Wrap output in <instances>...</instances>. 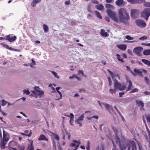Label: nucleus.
Listing matches in <instances>:
<instances>
[{
    "label": "nucleus",
    "mask_w": 150,
    "mask_h": 150,
    "mask_svg": "<svg viewBox=\"0 0 150 150\" xmlns=\"http://www.w3.org/2000/svg\"><path fill=\"white\" fill-rule=\"evenodd\" d=\"M106 12L112 19L116 22L125 23L129 19L128 13L124 8L118 9L119 16L115 13L109 9H107Z\"/></svg>",
    "instance_id": "f257e3e1"
},
{
    "label": "nucleus",
    "mask_w": 150,
    "mask_h": 150,
    "mask_svg": "<svg viewBox=\"0 0 150 150\" xmlns=\"http://www.w3.org/2000/svg\"><path fill=\"white\" fill-rule=\"evenodd\" d=\"M132 85V83L129 81H127L125 84H123L122 85L119 83L117 82H116L114 83V86L115 87V88L121 91L124 90L127 85H128V86L127 89L126 90V91H128L131 88Z\"/></svg>",
    "instance_id": "f03ea898"
},
{
    "label": "nucleus",
    "mask_w": 150,
    "mask_h": 150,
    "mask_svg": "<svg viewBox=\"0 0 150 150\" xmlns=\"http://www.w3.org/2000/svg\"><path fill=\"white\" fill-rule=\"evenodd\" d=\"M80 143L81 142L79 140H73L70 144L69 146L71 148H74V150H76Z\"/></svg>",
    "instance_id": "7ed1b4c3"
},
{
    "label": "nucleus",
    "mask_w": 150,
    "mask_h": 150,
    "mask_svg": "<svg viewBox=\"0 0 150 150\" xmlns=\"http://www.w3.org/2000/svg\"><path fill=\"white\" fill-rule=\"evenodd\" d=\"M150 15V8H147L144 9L142 13V16L147 20Z\"/></svg>",
    "instance_id": "20e7f679"
},
{
    "label": "nucleus",
    "mask_w": 150,
    "mask_h": 150,
    "mask_svg": "<svg viewBox=\"0 0 150 150\" xmlns=\"http://www.w3.org/2000/svg\"><path fill=\"white\" fill-rule=\"evenodd\" d=\"M84 117V114H82L79 118H76L75 120V122L79 126L81 127L82 125V121L83 120Z\"/></svg>",
    "instance_id": "39448f33"
},
{
    "label": "nucleus",
    "mask_w": 150,
    "mask_h": 150,
    "mask_svg": "<svg viewBox=\"0 0 150 150\" xmlns=\"http://www.w3.org/2000/svg\"><path fill=\"white\" fill-rule=\"evenodd\" d=\"M108 71L112 76L113 80L115 81V83L116 82H117L118 80H120V77L118 74H113L109 70H108Z\"/></svg>",
    "instance_id": "423d86ee"
},
{
    "label": "nucleus",
    "mask_w": 150,
    "mask_h": 150,
    "mask_svg": "<svg viewBox=\"0 0 150 150\" xmlns=\"http://www.w3.org/2000/svg\"><path fill=\"white\" fill-rule=\"evenodd\" d=\"M34 88L37 94V97L38 96L40 97L42 96L44 93L43 91L40 90V88L38 86H35Z\"/></svg>",
    "instance_id": "0eeeda50"
},
{
    "label": "nucleus",
    "mask_w": 150,
    "mask_h": 150,
    "mask_svg": "<svg viewBox=\"0 0 150 150\" xmlns=\"http://www.w3.org/2000/svg\"><path fill=\"white\" fill-rule=\"evenodd\" d=\"M52 136L53 139V147L55 149H56V145L55 144V140H56V142H58V141L59 139V137L58 135L56 134H55L54 133H52Z\"/></svg>",
    "instance_id": "6e6552de"
},
{
    "label": "nucleus",
    "mask_w": 150,
    "mask_h": 150,
    "mask_svg": "<svg viewBox=\"0 0 150 150\" xmlns=\"http://www.w3.org/2000/svg\"><path fill=\"white\" fill-rule=\"evenodd\" d=\"M136 24L139 27H144L146 26L145 23L143 21L138 20L136 21Z\"/></svg>",
    "instance_id": "1a4fd4ad"
},
{
    "label": "nucleus",
    "mask_w": 150,
    "mask_h": 150,
    "mask_svg": "<svg viewBox=\"0 0 150 150\" xmlns=\"http://www.w3.org/2000/svg\"><path fill=\"white\" fill-rule=\"evenodd\" d=\"M9 136L8 134L5 132L4 130H3V137L2 140L7 142L9 140Z\"/></svg>",
    "instance_id": "9d476101"
},
{
    "label": "nucleus",
    "mask_w": 150,
    "mask_h": 150,
    "mask_svg": "<svg viewBox=\"0 0 150 150\" xmlns=\"http://www.w3.org/2000/svg\"><path fill=\"white\" fill-rule=\"evenodd\" d=\"M143 48L141 47H137L133 49V52L139 55L143 50Z\"/></svg>",
    "instance_id": "9b49d317"
},
{
    "label": "nucleus",
    "mask_w": 150,
    "mask_h": 150,
    "mask_svg": "<svg viewBox=\"0 0 150 150\" xmlns=\"http://www.w3.org/2000/svg\"><path fill=\"white\" fill-rule=\"evenodd\" d=\"M136 102L137 105L140 106V110H144V108H143L144 107V104L143 102L139 100H137L136 101Z\"/></svg>",
    "instance_id": "f8f14e48"
},
{
    "label": "nucleus",
    "mask_w": 150,
    "mask_h": 150,
    "mask_svg": "<svg viewBox=\"0 0 150 150\" xmlns=\"http://www.w3.org/2000/svg\"><path fill=\"white\" fill-rule=\"evenodd\" d=\"M95 8L99 11H102L104 9V6L102 4H99L95 6Z\"/></svg>",
    "instance_id": "ddd939ff"
},
{
    "label": "nucleus",
    "mask_w": 150,
    "mask_h": 150,
    "mask_svg": "<svg viewBox=\"0 0 150 150\" xmlns=\"http://www.w3.org/2000/svg\"><path fill=\"white\" fill-rule=\"evenodd\" d=\"M114 130V132L115 134L116 137H115V139L116 140V142L117 143H119L120 142V140L119 138L118 137V134L117 132V130L116 128L115 127H113L112 128Z\"/></svg>",
    "instance_id": "4468645a"
},
{
    "label": "nucleus",
    "mask_w": 150,
    "mask_h": 150,
    "mask_svg": "<svg viewBox=\"0 0 150 150\" xmlns=\"http://www.w3.org/2000/svg\"><path fill=\"white\" fill-rule=\"evenodd\" d=\"M117 47L122 50H125L127 48V45L125 44H120L117 45Z\"/></svg>",
    "instance_id": "2eb2a0df"
},
{
    "label": "nucleus",
    "mask_w": 150,
    "mask_h": 150,
    "mask_svg": "<svg viewBox=\"0 0 150 150\" xmlns=\"http://www.w3.org/2000/svg\"><path fill=\"white\" fill-rule=\"evenodd\" d=\"M1 45L7 49L9 50L12 51H17V50L16 49H13V48L11 47L8 46V45L6 44L2 43Z\"/></svg>",
    "instance_id": "dca6fc26"
},
{
    "label": "nucleus",
    "mask_w": 150,
    "mask_h": 150,
    "mask_svg": "<svg viewBox=\"0 0 150 150\" xmlns=\"http://www.w3.org/2000/svg\"><path fill=\"white\" fill-rule=\"evenodd\" d=\"M6 39L9 42H11L15 40L16 39V37L15 36L12 37H10L9 35H7L6 37Z\"/></svg>",
    "instance_id": "f3484780"
},
{
    "label": "nucleus",
    "mask_w": 150,
    "mask_h": 150,
    "mask_svg": "<svg viewBox=\"0 0 150 150\" xmlns=\"http://www.w3.org/2000/svg\"><path fill=\"white\" fill-rule=\"evenodd\" d=\"M28 140L30 143L28 146V150H33V140L29 139H28Z\"/></svg>",
    "instance_id": "a211bd4d"
},
{
    "label": "nucleus",
    "mask_w": 150,
    "mask_h": 150,
    "mask_svg": "<svg viewBox=\"0 0 150 150\" xmlns=\"http://www.w3.org/2000/svg\"><path fill=\"white\" fill-rule=\"evenodd\" d=\"M116 4L118 6L122 5L124 4V2L123 0H117L115 1Z\"/></svg>",
    "instance_id": "6ab92c4d"
},
{
    "label": "nucleus",
    "mask_w": 150,
    "mask_h": 150,
    "mask_svg": "<svg viewBox=\"0 0 150 150\" xmlns=\"http://www.w3.org/2000/svg\"><path fill=\"white\" fill-rule=\"evenodd\" d=\"M41 1V0H33L31 3V6L32 7L35 6Z\"/></svg>",
    "instance_id": "aec40b11"
},
{
    "label": "nucleus",
    "mask_w": 150,
    "mask_h": 150,
    "mask_svg": "<svg viewBox=\"0 0 150 150\" xmlns=\"http://www.w3.org/2000/svg\"><path fill=\"white\" fill-rule=\"evenodd\" d=\"M38 140L39 141L40 140H45L48 141V139L46 138L45 136L43 134H41L40 135L39 137L38 138Z\"/></svg>",
    "instance_id": "412c9836"
},
{
    "label": "nucleus",
    "mask_w": 150,
    "mask_h": 150,
    "mask_svg": "<svg viewBox=\"0 0 150 150\" xmlns=\"http://www.w3.org/2000/svg\"><path fill=\"white\" fill-rule=\"evenodd\" d=\"M56 96L55 97V99L57 100H59L61 99L62 97V95L61 92L60 91H58V93L57 94L56 92Z\"/></svg>",
    "instance_id": "4be33fe9"
},
{
    "label": "nucleus",
    "mask_w": 150,
    "mask_h": 150,
    "mask_svg": "<svg viewBox=\"0 0 150 150\" xmlns=\"http://www.w3.org/2000/svg\"><path fill=\"white\" fill-rule=\"evenodd\" d=\"M106 7L108 9H109L110 10H114L115 8L114 6L110 4H107L106 5Z\"/></svg>",
    "instance_id": "5701e85b"
},
{
    "label": "nucleus",
    "mask_w": 150,
    "mask_h": 150,
    "mask_svg": "<svg viewBox=\"0 0 150 150\" xmlns=\"http://www.w3.org/2000/svg\"><path fill=\"white\" fill-rule=\"evenodd\" d=\"M99 118V116L98 115H94L91 117H87V119L91 121H94V119L96 120Z\"/></svg>",
    "instance_id": "b1692460"
},
{
    "label": "nucleus",
    "mask_w": 150,
    "mask_h": 150,
    "mask_svg": "<svg viewBox=\"0 0 150 150\" xmlns=\"http://www.w3.org/2000/svg\"><path fill=\"white\" fill-rule=\"evenodd\" d=\"M100 34L102 36L105 37H107L109 36L108 34L103 29L101 30Z\"/></svg>",
    "instance_id": "393cba45"
},
{
    "label": "nucleus",
    "mask_w": 150,
    "mask_h": 150,
    "mask_svg": "<svg viewBox=\"0 0 150 150\" xmlns=\"http://www.w3.org/2000/svg\"><path fill=\"white\" fill-rule=\"evenodd\" d=\"M136 150V147L135 145L133 143L131 145L128 147V150Z\"/></svg>",
    "instance_id": "a878e982"
},
{
    "label": "nucleus",
    "mask_w": 150,
    "mask_h": 150,
    "mask_svg": "<svg viewBox=\"0 0 150 150\" xmlns=\"http://www.w3.org/2000/svg\"><path fill=\"white\" fill-rule=\"evenodd\" d=\"M137 13V11L135 9H132L131 11V16L132 17H134V15Z\"/></svg>",
    "instance_id": "bb28decb"
},
{
    "label": "nucleus",
    "mask_w": 150,
    "mask_h": 150,
    "mask_svg": "<svg viewBox=\"0 0 150 150\" xmlns=\"http://www.w3.org/2000/svg\"><path fill=\"white\" fill-rule=\"evenodd\" d=\"M94 13L96 16L99 18L100 19H101L102 17L100 13L97 11H95L94 12Z\"/></svg>",
    "instance_id": "cd10ccee"
},
{
    "label": "nucleus",
    "mask_w": 150,
    "mask_h": 150,
    "mask_svg": "<svg viewBox=\"0 0 150 150\" xmlns=\"http://www.w3.org/2000/svg\"><path fill=\"white\" fill-rule=\"evenodd\" d=\"M143 71L144 70L142 69H134V71L137 74H141L142 73V71Z\"/></svg>",
    "instance_id": "c85d7f7f"
},
{
    "label": "nucleus",
    "mask_w": 150,
    "mask_h": 150,
    "mask_svg": "<svg viewBox=\"0 0 150 150\" xmlns=\"http://www.w3.org/2000/svg\"><path fill=\"white\" fill-rule=\"evenodd\" d=\"M117 91V88H115V87L114 86V88H110L109 90V92L110 93L112 94H115L116 91Z\"/></svg>",
    "instance_id": "c756f323"
},
{
    "label": "nucleus",
    "mask_w": 150,
    "mask_h": 150,
    "mask_svg": "<svg viewBox=\"0 0 150 150\" xmlns=\"http://www.w3.org/2000/svg\"><path fill=\"white\" fill-rule=\"evenodd\" d=\"M105 147L103 145H101L98 146L95 150H104Z\"/></svg>",
    "instance_id": "7c9ffc66"
},
{
    "label": "nucleus",
    "mask_w": 150,
    "mask_h": 150,
    "mask_svg": "<svg viewBox=\"0 0 150 150\" xmlns=\"http://www.w3.org/2000/svg\"><path fill=\"white\" fill-rule=\"evenodd\" d=\"M6 142L5 141L2 140L1 141V149H4L5 148V146L6 144Z\"/></svg>",
    "instance_id": "2f4dec72"
},
{
    "label": "nucleus",
    "mask_w": 150,
    "mask_h": 150,
    "mask_svg": "<svg viewBox=\"0 0 150 150\" xmlns=\"http://www.w3.org/2000/svg\"><path fill=\"white\" fill-rule=\"evenodd\" d=\"M142 61L145 64L150 66V61L149 60L146 59H142Z\"/></svg>",
    "instance_id": "473e14b6"
},
{
    "label": "nucleus",
    "mask_w": 150,
    "mask_h": 150,
    "mask_svg": "<svg viewBox=\"0 0 150 150\" xmlns=\"http://www.w3.org/2000/svg\"><path fill=\"white\" fill-rule=\"evenodd\" d=\"M144 55H148L150 54V49L144 50L143 52Z\"/></svg>",
    "instance_id": "72a5a7b5"
},
{
    "label": "nucleus",
    "mask_w": 150,
    "mask_h": 150,
    "mask_svg": "<svg viewBox=\"0 0 150 150\" xmlns=\"http://www.w3.org/2000/svg\"><path fill=\"white\" fill-rule=\"evenodd\" d=\"M75 78H76L78 80H79V79L78 77L76 75L74 74L72 76H70L69 77V79L72 80H73Z\"/></svg>",
    "instance_id": "f704fd0d"
},
{
    "label": "nucleus",
    "mask_w": 150,
    "mask_h": 150,
    "mask_svg": "<svg viewBox=\"0 0 150 150\" xmlns=\"http://www.w3.org/2000/svg\"><path fill=\"white\" fill-rule=\"evenodd\" d=\"M43 28L44 31L46 32H47L48 31V27L46 24L43 25Z\"/></svg>",
    "instance_id": "c9c22d12"
},
{
    "label": "nucleus",
    "mask_w": 150,
    "mask_h": 150,
    "mask_svg": "<svg viewBox=\"0 0 150 150\" xmlns=\"http://www.w3.org/2000/svg\"><path fill=\"white\" fill-rule=\"evenodd\" d=\"M116 56L118 60L122 62H124V61L123 59L118 54H116Z\"/></svg>",
    "instance_id": "e433bc0d"
},
{
    "label": "nucleus",
    "mask_w": 150,
    "mask_h": 150,
    "mask_svg": "<svg viewBox=\"0 0 150 150\" xmlns=\"http://www.w3.org/2000/svg\"><path fill=\"white\" fill-rule=\"evenodd\" d=\"M31 92L33 94H31L30 95L33 97H34L35 98L37 97V94L36 92L35 91L33 90L31 91Z\"/></svg>",
    "instance_id": "4c0bfd02"
},
{
    "label": "nucleus",
    "mask_w": 150,
    "mask_h": 150,
    "mask_svg": "<svg viewBox=\"0 0 150 150\" xmlns=\"http://www.w3.org/2000/svg\"><path fill=\"white\" fill-rule=\"evenodd\" d=\"M50 72L55 78L57 79H59V77L58 76L56 72L53 71H51Z\"/></svg>",
    "instance_id": "58836bf2"
},
{
    "label": "nucleus",
    "mask_w": 150,
    "mask_h": 150,
    "mask_svg": "<svg viewBox=\"0 0 150 150\" xmlns=\"http://www.w3.org/2000/svg\"><path fill=\"white\" fill-rule=\"evenodd\" d=\"M0 102L1 103V105L3 106H4L7 103V101L4 100H1Z\"/></svg>",
    "instance_id": "ea45409f"
},
{
    "label": "nucleus",
    "mask_w": 150,
    "mask_h": 150,
    "mask_svg": "<svg viewBox=\"0 0 150 150\" xmlns=\"http://www.w3.org/2000/svg\"><path fill=\"white\" fill-rule=\"evenodd\" d=\"M13 143V142L12 141L11 142H10L8 144V148L9 150H17L16 148H11V144H12Z\"/></svg>",
    "instance_id": "a19ab883"
},
{
    "label": "nucleus",
    "mask_w": 150,
    "mask_h": 150,
    "mask_svg": "<svg viewBox=\"0 0 150 150\" xmlns=\"http://www.w3.org/2000/svg\"><path fill=\"white\" fill-rule=\"evenodd\" d=\"M31 60L32 62L29 64V65L30 66V67L34 68V65H36L35 62V61L33 59H32Z\"/></svg>",
    "instance_id": "79ce46f5"
},
{
    "label": "nucleus",
    "mask_w": 150,
    "mask_h": 150,
    "mask_svg": "<svg viewBox=\"0 0 150 150\" xmlns=\"http://www.w3.org/2000/svg\"><path fill=\"white\" fill-rule=\"evenodd\" d=\"M104 105L105 108L108 110H110L111 108V106L107 103H104Z\"/></svg>",
    "instance_id": "37998d69"
},
{
    "label": "nucleus",
    "mask_w": 150,
    "mask_h": 150,
    "mask_svg": "<svg viewBox=\"0 0 150 150\" xmlns=\"http://www.w3.org/2000/svg\"><path fill=\"white\" fill-rule=\"evenodd\" d=\"M131 4H135L137 3L139 0H127Z\"/></svg>",
    "instance_id": "c03bdc74"
},
{
    "label": "nucleus",
    "mask_w": 150,
    "mask_h": 150,
    "mask_svg": "<svg viewBox=\"0 0 150 150\" xmlns=\"http://www.w3.org/2000/svg\"><path fill=\"white\" fill-rule=\"evenodd\" d=\"M23 92L24 93H25L27 95H28L30 93V92L29 91L28 89H24L23 90Z\"/></svg>",
    "instance_id": "a18cd8bd"
},
{
    "label": "nucleus",
    "mask_w": 150,
    "mask_h": 150,
    "mask_svg": "<svg viewBox=\"0 0 150 150\" xmlns=\"http://www.w3.org/2000/svg\"><path fill=\"white\" fill-rule=\"evenodd\" d=\"M125 37L127 39L129 40H132L133 39V38L132 37L129 35H126Z\"/></svg>",
    "instance_id": "49530a36"
},
{
    "label": "nucleus",
    "mask_w": 150,
    "mask_h": 150,
    "mask_svg": "<svg viewBox=\"0 0 150 150\" xmlns=\"http://www.w3.org/2000/svg\"><path fill=\"white\" fill-rule=\"evenodd\" d=\"M21 134H22V135H23V136H25H25H28V137H30L31 135V130L30 131V133L29 134H25L24 132L23 133H21Z\"/></svg>",
    "instance_id": "de8ad7c7"
},
{
    "label": "nucleus",
    "mask_w": 150,
    "mask_h": 150,
    "mask_svg": "<svg viewBox=\"0 0 150 150\" xmlns=\"http://www.w3.org/2000/svg\"><path fill=\"white\" fill-rule=\"evenodd\" d=\"M146 118L147 122L150 124V115H147L146 116Z\"/></svg>",
    "instance_id": "09e8293b"
},
{
    "label": "nucleus",
    "mask_w": 150,
    "mask_h": 150,
    "mask_svg": "<svg viewBox=\"0 0 150 150\" xmlns=\"http://www.w3.org/2000/svg\"><path fill=\"white\" fill-rule=\"evenodd\" d=\"M78 74L79 75H83V71L82 70H79L78 71Z\"/></svg>",
    "instance_id": "8fccbe9b"
},
{
    "label": "nucleus",
    "mask_w": 150,
    "mask_h": 150,
    "mask_svg": "<svg viewBox=\"0 0 150 150\" xmlns=\"http://www.w3.org/2000/svg\"><path fill=\"white\" fill-rule=\"evenodd\" d=\"M68 116L70 117V119H74V116L72 113H70L69 115Z\"/></svg>",
    "instance_id": "3c124183"
},
{
    "label": "nucleus",
    "mask_w": 150,
    "mask_h": 150,
    "mask_svg": "<svg viewBox=\"0 0 150 150\" xmlns=\"http://www.w3.org/2000/svg\"><path fill=\"white\" fill-rule=\"evenodd\" d=\"M144 80L146 83L147 84H148L149 83V80L147 77H144Z\"/></svg>",
    "instance_id": "603ef678"
},
{
    "label": "nucleus",
    "mask_w": 150,
    "mask_h": 150,
    "mask_svg": "<svg viewBox=\"0 0 150 150\" xmlns=\"http://www.w3.org/2000/svg\"><path fill=\"white\" fill-rule=\"evenodd\" d=\"M138 89L137 88H135L132 89L130 91V93H134L138 91Z\"/></svg>",
    "instance_id": "864d4df0"
},
{
    "label": "nucleus",
    "mask_w": 150,
    "mask_h": 150,
    "mask_svg": "<svg viewBox=\"0 0 150 150\" xmlns=\"http://www.w3.org/2000/svg\"><path fill=\"white\" fill-rule=\"evenodd\" d=\"M147 39V37L146 36H143L139 38V39L140 40H146Z\"/></svg>",
    "instance_id": "5fc2aeb1"
},
{
    "label": "nucleus",
    "mask_w": 150,
    "mask_h": 150,
    "mask_svg": "<svg viewBox=\"0 0 150 150\" xmlns=\"http://www.w3.org/2000/svg\"><path fill=\"white\" fill-rule=\"evenodd\" d=\"M91 2L94 4H98L99 2L96 0H91Z\"/></svg>",
    "instance_id": "6e6d98bb"
},
{
    "label": "nucleus",
    "mask_w": 150,
    "mask_h": 150,
    "mask_svg": "<svg viewBox=\"0 0 150 150\" xmlns=\"http://www.w3.org/2000/svg\"><path fill=\"white\" fill-rule=\"evenodd\" d=\"M70 3V1L69 0L68 1H66L65 2V4L66 5H69V4Z\"/></svg>",
    "instance_id": "4d7b16f0"
},
{
    "label": "nucleus",
    "mask_w": 150,
    "mask_h": 150,
    "mask_svg": "<svg viewBox=\"0 0 150 150\" xmlns=\"http://www.w3.org/2000/svg\"><path fill=\"white\" fill-rule=\"evenodd\" d=\"M73 119H70L69 120V123L71 125H73L74 124L73 122Z\"/></svg>",
    "instance_id": "13d9d810"
},
{
    "label": "nucleus",
    "mask_w": 150,
    "mask_h": 150,
    "mask_svg": "<svg viewBox=\"0 0 150 150\" xmlns=\"http://www.w3.org/2000/svg\"><path fill=\"white\" fill-rule=\"evenodd\" d=\"M7 104L8 107H9L10 105H14V104L13 103H10L7 102Z\"/></svg>",
    "instance_id": "bf43d9fd"
},
{
    "label": "nucleus",
    "mask_w": 150,
    "mask_h": 150,
    "mask_svg": "<svg viewBox=\"0 0 150 150\" xmlns=\"http://www.w3.org/2000/svg\"><path fill=\"white\" fill-rule=\"evenodd\" d=\"M144 5L146 6H149V7H150V3H149V2L146 3Z\"/></svg>",
    "instance_id": "052dcab7"
},
{
    "label": "nucleus",
    "mask_w": 150,
    "mask_h": 150,
    "mask_svg": "<svg viewBox=\"0 0 150 150\" xmlns=\"http://www.w3.org/2000/svg\"><path fill=\"white\" fill-rule=\"evenodd\" d=\"M108 79L109 81V85L110 86H111V81L110 80V79L109 77L108 78Z\"/></svg>",
    "instance_id": "680f3d73"
},
{
    "label": "nucleus",
    "mask_w": 150,
    "mask_h": 150,
    "mask_svg": "<svg viewBox=\"0 0 150 150\" xmlns=\"http://www.w3.org/2000/svg\"><path fill=\"white\" fill-rule=\"evenodd\" d=\"M105 20L108 21V22H110V18L109 17H105Z\"/></svg>",
    "instance_id": "e2e57ef3"
},
{
    "label": "nucleus",
    "mask_w": 150,
    "mask_h": 150,
    "mask_svg": "<svg viewBox=\"0 0 150 150\" xmlns=\"http://www.w3.org/2000/svg\"><path fill=\"white\" fill-rule=\"evenodd\" d=\"M127 52L129 53L130 55H132V52L131 51V50L129 49H128L127 50Z\"/></svg>",
    "instance_id": "0e129e2a"
},
{
    "label": "nucleus",
    "mask_w": 150,
    "mask_h": 150,
    "mask_svg": "<svg viewBox=\"0 0 150 150\" xmlns=\"http://www.w3.org/2000/svg\"><path fill=\"white\" fill-rule=\"evenodd\" d=\"M61 88L59 87H58L56 88V89L58 93V91H59V90Z\"/></svg>",
    "instance_id": "69168bd1"
},
{
    "label": "nucleus",
    "mask_w": 150,
    "mask_h": 150,
    "mask_svg": "<svg viewBox=\"0 0 150 150\" xmlns=\"http://www.w3.org/2000/svg\"><path fill=\"white\" fill-rule=\"evenodd\" d=\"M112 1V0H105L106 2L108 3H110Z\"/></svg>",
    "instance_id": "338daca9"
},
{
    "label": "nucleus",
    "mask_w": 150,
    "mask_h": 150,
    "mask_svg": "<svg viewBox=\"0 0 150 150\" xmlns=\"http://www.w3.org/2000/svg\"><path fill=\"white\" fill-rule=\"evenodd\" d=\"M86 149L87 150H89V144L88 143L87 146H86Z\"/></svg>",
    "instance_id": "774afa93"
}]
</instances>
